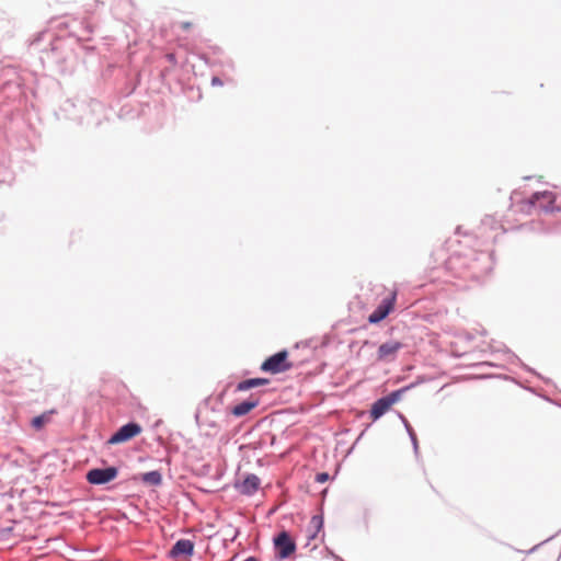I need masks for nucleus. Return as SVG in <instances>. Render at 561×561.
<instances>
[{"mask_svg":"<svg viewBox=\"0 0 561 561\" xmlns=\"http://www.w3.org/2000/svg\"><path fill=\"white\" fill-rule=\"evenodd\" d=\"M449 268L462 267L461 277L481 279L489 274L493 267L492 256L488 252H471L468 257L459 255L451 256L448 261Z\"/></svg>","mask_w":561,"mask_h":561,"instance_id":"nucleus-1","label":"nucleus"},{"mask_svg":"<svg viewBox=\"0 0 561 561\" xmlns=\"http://www.w3.org/2000/svg\"><path fill=\"white\" fill-rule=\"evenodd\" d=\"M556 195L551 192H537L531 195V197L527 201V207H538L545 213H552L554 210H560V207L554 206Z\"/></svg>","mask_w":561,"mask_h":561,"instance_id":"nucleus-2","label":"nucleus"},{"mask_svg":"<svg viewBox=\"0 0 561 561\" xmlns=\"http://www.w3.org/2000/svg\"><path fill=\"white\" fill-rule=\"evenodd\" d=\"M287 356L288 354L286 351L277 352L263 362L261 369L271 374H279L286 371L291 366L287 362Z\"/></svg>","mask_w":561,"mask_h":561,"instance_id":"nucleus-3","label":"nucleus"},{"mask_svg":"<svg viewBox=\"0 0 561 561\" xmlns=\"http://www.w3.org/2000/svg\"><path fill=\"white\" fill-rule=\"evenodd\" d=\"M274 547L276 551V557L280 560L287 559L291 553L296 550V543L291 539L290 535L283 530L277 536L274 537Z\"/></svg>","mask_w":561,"mask_h":561,"instance_id":"nucleus-4","label":"nucleus"},{"mask_svg":"<svg viewBox=\"0 0 561 561\" xmlns=\"http://www.w3.org/2000/svg\"><path fill=\"white\" fill-rule=\"evenodd\" d=\"M117 474L116 467L94 468L88 471L87 480L91 484L101 485L114 480Z\"/></svg>","mask_w":561,"mask_h":561,"instance_id":"nucleus-5","label":"nucleus"},{"mask_svg":"<svg viewBox=\"0 0 561 561\" xmlns=\"http://www.w3.org/2000/svg\"><path fill=\"white\" fill-rule=\"evenodd\" d=\"M397 293L392 291L390 296L383 298L377 308L369 314L368 322L371 324L379 323L391 312L394 307Z\"/></svg>","mask_w":561,"mask_h":561,"instance_id":"nucleus-6","label":"nucleus"},{"mask_svg":"<svg viewBox=\"0 0 561 561\" xmlns=\"http://www.w3.org/2000/svg\"><path fill=\"white\" fill-rule=\"evenodd\" d=\"M403 344L399 341L390 340L379 345L377 350V360L381 363L394 362Z\"/></svg>","mask_w":561,"mask_h":561,"instance_id":"nucleus-7","label":"nucleus"},{"mask_svg":"<svg viewBox=\"0 0 561 561\" xmlns=\"http://www.w3.org/2000/svg\"><path fill=\"white\" fill-rule=\"evenodd\" d=\"M141 432V426L135 422H129L121 426L108 439V444L115 445L125 443Z\"/></svg>","mask_w":561,"mask_h":561,"instance_id":"nucleus-8","label":"nucleus"},{"mask_svg":"<svg viewBox=\"0 0 561 561\" xmlns=\"http://www.w3.org/2000/svg\"><path fill=\"white\" fill-rule=\"evenodd\" d=\"M260 484V478L256 474L250 473L242 481L236 483V489L239 493L251 496L259 490Z\"/></svg>","mask_w":561,"mask_h":561,"instance_id":"nucleus-9","label":"nucleus"},{"mask_svg":"<svg viewBox=\"0 0 561 561\" xmlns=\"http://www.w3.org/2000/svg\"><path fill=\"white\" fill-rule=\"evenodd\" d=\"M260 403V396L257 393H252L248 400H244L232 409V414L234 416H243L248 414L252 409L257 407Z\"/></svg>","mask_w":561,"mask_h":561,"instance_id":"nucleus-10","label":"nucleus"},{"mask_svg":"<svg viewBox=\"0 0 561 561\" xmlns=\"http://www.w3.org/2000/svg\"><path fill=\"white\" fill-rule=\"evenodd\" d=\"M193 552L194 543L190 539H180L173 545L170 553L173 558H178L180 556H192Z\"/></svg>","mask_w":561,"mask_h":561,"instance_id":"nucleus-11","label":"nucleus"},{"mask_svg":"<svg viewBox=\"0 0 561 561\" xmlns=\"http://www.w3.org/2000/svg\"><path fill=\"white\" fill-rule=\"evenodd\" d=\"M389 409H390V404L388 403L386 398L385 397L379 398L378 400H376L373 403L371 410H370V415H371L373 420L376 421L379 417H381Z\"/></svg>","mask_w":561,"mask_h":561,"instance_id":"nucleus-12","label":"nucleus"},{"mask_svg":"<svg viewBox=\"0 0 561 561\" xmlns=\"http://www.w3.org/2000/svg\"><path fill=\"white\" fill-rule=\"evenodd\" d=\"M270 381L268 379L266 378H251V379H245V380H242L240 381L238 385H237V390L238 391H247V390H250L252 388H256V387H260V386H265L267 385Z\"/></svg>","mask_w":561,"mask_h":561,"instance_id":"nucleus-13","label":"nucleus"},{"mask_svg":"<svg viewBox=\"0 0 561 561\" xmlns=\"http://www.w3.org/2000/svg\"><path fill=\"white\" fill-rule=\"evenodd\" d=\"M141 480L149 485H160L162 483V476L158 470H152L144 473Z\"/></svg>","mask_w":561,"mask_h":561,"instance_id":"nucleus-14","label":"nucleus"},{"mask_svg":"<svg viewBox=\"0 0 561 561\" xmlns=\"http://www.w3.org/2000/svg\"><path fill=\"white\" fill-rule=\"evenodd\" d=\"M408 388H403V389H399V390H396V391H392L391 393H389L388 396H385L386 400L388 401V403L390 404V407L396 403L397 401L400 400L402 393L407 390Z\"/></svg>","mask_w":561,"mask_h":561,"instance_id":"nucleus-15","label":"nucleus"},{"mask_svg":"<svg viewBox=\"0 0 561 561\" xmlns=\"http://www.w3.org/2000/svg\"><path fill=\"white\" fill-rule=\"evenodd\" d=\"M47 421H48V417L46 416V414H42V415L35 416L32 420L31 424L34 428L41 430Z\"/></svg>","mask_w":561,"mask_h":561,"instance_id":"nucleus-16","label":"nucleus"},{"mask_svg":"<svg viewBox=\"0 0 561 561\" xmlns=\"http://www.w3.org/2000/svg\"><path fill=\"white\" fill-rule=\"evenodd\" d=\"M311 524L319 530L322 528L323 526V518L322 516H319V515H314L312 516L311 518Z\"/></svg>","mask_w":561,"mask_h":561,"instance_id":"nucleus-17","label":"nucleus"},{"mask_svg":"<svg viewBox=\"0 0 561 561\" xmlns=\"http://www.w3.org/2000/svg\"><path fill=\"white\" fill-rule=\"evenodd\" d=\"M400 419L408 432L409 435L413 434L414 433V430L412 428L411 424L409 423V421L405 419L404 415L400 414Z\"/></svg>","mask_w":561,"mask_h":561,"instance_id":"nucleus-18","label":"nucleus"},{"mask_svg":"<svg viewBox=\"0 0 561 561\" xmlns=\"http://www.w3.org/2000/svg\"><path fill=\"white\" fill-rule=\"evenodd\" d=\"M329 479V474L327 472H321L316 476V481L323 483Z\"/></svg>","mask_w":561,"mask_h":561,"instance_id":"nucleus-19","label":"nucleus"},{"mask_svg":"<svg viewBox=\"0 0 561 561\" xmlns=\"http://www.w3.org/2000/svg\"><path fill=\"white\" fill-rule=\"evenodd\" d=\"M410 436V439L412 442V445H413V448H414V451L417 453V449H419V446H417V438H416V435L415 433L409 435Z\"/></svg>","mask_w":561,"mask_h":561,"instance_id":"nucleus-20","label":"nucleus"},{"mask_svg":"<svg viewBox=\"0 0 561 561\" xmlns=\"http://www.w3.org/2000/svg\"><path fill=\"white\" fill-rule=\"evenodd\" d=\"M165 58L171 64H176V58H175V55L173 53H169L165 55Z\"/></svg>","mask_w":561,"mask_h":561,"instance_id":"nucleus-21","label":"nucleus"},{"mask_svg":"<svg viewBox=\"0 0 561 561\" xmlns=\"http://www.w3.org/2000/svg\"><path fill=\"white\" fill-rule=\"evenodd\" d=\"M211 85L214 87H217V85H222V81L219 77H213L211 79Z\"/></svg>","mask_w":561,"mask_h":561,"instance_id":"nucleus-22","label":"nucleus"},{"mask_svg":"<svg viewBox=\"0 0 561 561\" xmlns=\"http://www.w3.org/2000/svg\"><path fill=\"white\" fill-rule=\"evenodd\" d=\"M180 25L184 31H186L191 27L192 24L190 22H182Z\"/></svg>","mask_w":561,"mask_h":561,"instance_id":"nucleus-23","label":"nucleus"},{"mask_svg":"<svg viewBox=\"0 0 561 561\" xmlns=\"http://www.w3.org/2000/svg\"><path fill=\"white\" fill-rule=\"evenodd\" d=\"M243 561H259L255 557H249Z\"/></svg>","mask_w":561,"mask_h":561,"instance_id":"nucleus-24","label":"nucleus"}]
</instances>
